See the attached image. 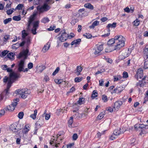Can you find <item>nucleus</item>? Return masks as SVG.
Instances as JSON below:
<instances>
[{
    "label": "nucleus",
    "instance_id": "obj_5",
    "mask_svg": "<svg viewBox=\"0 0 148 148\" xmlns=\"http://www.w3.org/2000/svg\"><path fill=\"white\" fill-rule=\"evenodd\" d=\"M30 92L29 90L27 89H18L15 91V93L17 95H19L22 98L25 99L27 97V95L30 94Z\"/></svg>",
    "mask_w": 148,
    "mask_h": 148
},
{
    "label": "nucleus",
    "instance_id": "obj_45",
    "mask_svg": "<svg viewBox=\"0 0 148 148\" xmlns=\"http://www.w3.org/2000/svg\"><path fill=\"white\" fill-rule=\"evenodd\" d=\"M144 53L147 55L148 53V45H147L145 47L144 49Z\"/></svg>",
    "mask_w": 148,
    "mask_h": 148
},
{
    "label": "nucleus",
    "instance_id": "obj_57",
    "mask_svg": "<svg viewBox=\"0 0 148 148\" xmlns=\"http://www.w3.org/2000/svg\"><path fill=\"white\" fill-rule=\"evenodd\" d=\"M50 117V114H46L45 116V119L47 120H48Z\"/></svg>",
    "mask_w": 148,
    "mask_h": 148
},
{
    "label": "nucleus",
    "instance_id": "obj_4",
    "mask_svg": "<svg viewBox=\"0 0 148 148\" xmlns=\"http://www.w3.org/2000/svg\"><path fill=\"white\" fill-rule=\"evenodd\" d=\"M68 34H67L64 30H62L60 32L58 35L57 38V42L58 43L64 42L68 38Z\"/></svg>",
    "mask_w": 148,
    "mask_h": 148
},
{
    "label": "nucleus",
    "instance_id": "obj_61",
    "mask_svg": "<svg viewBox=\"0 0 148 148\" xmlns=\"http://www.w3.org/2000/svg\"><path fill=\"white\" fill-rule=\"evenodd\" d=\"M40 3V0H34V5H38Z\"/></svg>",
    "mask_w": 148,
    "mask_h": 148
},
{
    "label": "nucleus",
    "instance_id": "obj_16",
    "mask_svg": "<svg viewBox=\"0 0 148 148\" xmlns=\"http://www.w3.org/2000/svg\"><path fill=\"white\" fill-rule=\"evenodd\" d=\"M121 129L119 128V129H115L114 131L113 134L115 135V136H118L121 134L123 132L121 131Z\"/></svg>",
    "mask_w": 148,
    "mask_h": 148
},
{
    "label": "nucleus",
    "instance_id": "obj_2",
    "mask_svg": "<svg viewBox=\"0 0 148 148\" xmlns=\"http://www.w3.org/2000/svg\"><path fill=\"white\" fill-rule=\"evenodd\" d=\"M28 52L29 49L27 48L26 50L21 52L18 57V58H19L22 57L24 58V59L18 62L17 68V70L19 72H27L28 70V69L27 68L25 69V59L26 58L27 54Z\"/></svg>",
    "mask_w": 148,
    "mask_h": 148
},
{
    "label": "nucleus",
    "instance_id": "obj_42",
    "mask_svg": "<svg viewBox=\"0 0 148 148\" xmlns=\"http://www.w3.org/2000/svg\"><path fill=\"white\" fill-rule=\"evenodd\" d=\"M104 113L103 112L100 113L98 116V118L100 120L101 119L104 117Z\"/></svg>",
    "mask_w": 148,
    "mask_h": 148
},
{
    "label": "nucleus",
    "instance_id": "obj_1",
    "mask_svg": "<svg viewBox=\"0 0 148 148\" xmlns=\"http://www.w3.org/2000/svg\"><path fill=\"white\" fill-rule=\"evenodd\" d=\"M6 70L7 72H10L9 77L8 78L5 76L3 79L4 83L8 82L7 86V88L1 94V100L3 99L4 96H6L9 94V90L11 84L14 81L16 80L19 77L20 75L19 74L13 71L10 68H7Z\"/></svg>",
    "mask_w": 148,
    "mask_h": 148
},
{
    "label": "nucleus",
    "instance_id": "obj_9",
    "mask_svg": "<svg viewBox=\"0 0 148 148\" xmlns=\"http://www.w3.org/2000/svg\"><path fill=\"white\" fill-rule=\"evenodd\" d=\"M123 104V102L121 101H116L114 103L113 108L114 111H117Z\"/></svg>",
    "mask_w": 148,
    "mask_h": 148
},
{
    "label": "nucleus",
    "instance_id": "obj_10",
    "mask_svg": "<svg viewBox=\"0 0 148 148\" xmlns=\"http://www.w3.org/2000/svg\"><path fill=\"white\" fill-rule=\"evenodd\" d=\"M100 43L98 44L97 47L95 49L94 53L97 55L103 49V45Z\"/></svg>",
    "mask_w": 148,
    "mask_h": 148
},
{
    "label": "nucleus",
    "instance_id": "obj_19",
    "mask_svg": "<svg viewBox=\"0 0 148 148\" xmlns=\"http://www.w3.org/2000/svg\"><path fill=\"white\" fill-rule=\"evenodd\" d=\"M85 99L83 97L79 98V100L77 101V105H81L82 104L84 103V102Z\"/></svg>",
    "mask_w": 148,
    "mask_h": 148
},
{
    "label": "nucleus",
    "instance_id": "obj_49",
    "mask_svg": "<svg viewBox=\"0 0 148 148\" xmlns=\"http://www.w3.org/2000/svg\"><path fill=\"white\" fill-rule=\"evenodd\" d=\"M60 69V68L59 67H58L55 70V71L53 73L52 75H55L59 71Z\"/></svg>",
    "mask_w": 148,
    "mask_h": 148
},
{
    "label": "nucleus",
    "instance_id": "obj_40",
    "mask_svg": "<svg viewBox=\"0 0 148 148\" xmlns=\"http://www.w3.org/2000/svg\"><path fill=\"white\" fill-rule=\"evenodd\" d=\"M19 47V43H16L13 44L12 46V48L13 49H16Z\"/></svg>",
    "mask_w": 148,
    "mask_h": 148
},
{
    "label": "nucleus",
    "instance_id": "obj_60",
    "mask_svg": "<svg viewBox=\"0 0 148 148\" xmlns=\"http://www.w3.org/2000/svg\"><path fill=\"white\" fill-rule=\"evenodd\" d=\"M44 80L46 82H47V81H49V77L47 76H45Z\"/></svg>",
    "mask_w": 148,
    "mask_h": 148
},
{
    "label": "nucleus",
    "instance_id": "obj_26",
    "mask_svg": "<svg viewBox=\"0 0 148 148\" xmlns=\"http://www.w3.org/2000/svg\"><path fill=\"white\" fill-rule=\"evenodd\" d=\"M84 7L87 8H88L90 9H93V6L89 3L85 4L84 5Z\"/></svg>",
    "mask_w": 148,
    "mask_h": 148
},
{
    "label": "nucleus",
    "instance_id": "obj_53",
    "mask_svg": "<svg viewBox=\"0 0 148 148\" xmlns=\"http://www.w3.org/2000/svg\"><path fill=\"white\" fill-rule=\"evenodd\" d=\"M104 71V69H101L99 71H98L97 72L95 73V75H97L103 72Z\"/></svg>",
    "mask_w": 148,
    "mask_h": 148
},
{
    "label": "nucleus",
    "instance_id": "obj_47",
    "mask_svg": "<svg viewBox=\"0 0 148 148\" xmlns=\"http://www.w3.org/2000/svg\"><path fill=\"white\" fill-rule=\"evenodd\" d=\"M10 38V36L9 35H5L4 37L3 41H7Z\"/></svg>",
    "mask_w": 148,
    "mask_h": 148
},
{
    "label": "nucleus",
    "instance_id": "obj_43",
    "mask_svg": "<svg viewBox=\"0 0 148 148\" xmlns=\"http://www.w3.org/2000/svg\"><path fill=\"white\" fill-rule=\"evenodd\" d=\"M23 115L24 114L23 112H21L18 113V117L19 119H21L23 118Z\"/></svg>",
    "mask_w": 148,
    "mask_h": 148
},
{
    "label": "nucleus",
    "instance_id": "obj_37",
    "mask_svg": "<svg viewBox=\"0 0 148 148\" xmlns=\"http://www.w3.org/2000/svg\"><path fill=\"white\" fill-rule=\"evenodd\" d=\"M102 99L104 102H106L108 101V99L106 96L103 95L102 96Z\"/></svg>",
    "mask_w": 148,
    "mask_h": 148
},
{
    "label": "nucleus",
    "instance_id": "obj_27",
    "mask_svg": "<svg viewBox=\"0 0 148 148\" xmlns=\"http://www.w3.org/2000/svg\"><path fill=\"white\" fill-rule=\"evenodd\" d=\"M81 40L80 39H78L77 40H75L71 42V45H74L78 44L79 42H80Z\"/></svg>",
    "mask_w": 148,
    "mask_h": 148
},
{
    "label": "nucleus",
    "instance_id": "obj_14",
    "mask_svg": "<svg viewBox=\"0 0 148 148\" xmlns=\"http://www.w3.org/2000/svg\"><path fill=\"white\" fill-rule=\"evenodd\" d=\"M50 44L48 42L43 47L42 51L44 53L46 52L49 49L50 47Z\"/></svg>",
    "mask_w": 148,
    "mask_h": 148
},
{
    "label": "nucleus",
    "instance_id": "obj_41",
    "mask_svg": "<svg viewBox=\"0 0 148 148\" xmlns=\"http://www.w3.org/2000/svg\"><path fill=\"white\" fill-rule=\"evenodd\" d=\"M12 20V18H8L5 19L4 21V23L6 24L8 23L10 21Z\"/></svg>",
    "mask_w": 148,
    "mask_h": 148
},
{
    "label": "nucleus",
    "instance_id": "obj_29",
    "mask_svg": "<svg viewBox=\"0 0 148 148\" xmlns=\"http://www.w3.org/2000/svg\"><path fill=\"white\" fill-rule=\"evenodd\" d=\"M73 122V117L71 116L68 122V126L69 127H72V125Z\"/></svg>",
    "mask_w": 148,
    "mask_h": 148
},
{
    "label": "nucleus",
    "instance_id": "obj_22",
    "mask_svg": "<svg viewBox=\"0 0 148 148\" xmlns=\"http://www.w3.org/2000/svg\"><path fill=\"white\" fill-rule=\"evenodd\" d=\"M37 14V12H35L34 11V12L33 15L30 16L29 21L32 22L34 20V18L36 15Z\"/></svg>",
    "mask_w": 148,
    "mask_h": 148
},
{
    "label": "nucleus",
    "instance_id": "obj_33",
    "mask_svg": "<svg viewBox=\"0 0 148 148\" xmlns=\"http://www.w3.org/2000/svg\"><path fill=\"white\" fill-rule=\"evenodd\" d=\"M134 25L135 26H137L139 25L140 23V21L138 19H136L134 21L133 23Z\"/></svg>",
    "mask_w": 148,
    "mask_h": 148
},
{
    "label": "nucleus",
    "instance_id": "obj_52",
    "mask_svg": "<svg viewBox=\"0 0 148 148\" xmlns=\"http://www.w3.org/2000/svg\"><path fill=\"white\" fill-rule=\"evenodd\" d=\"M128 77V73L126 72H124L123 73V77L124 78H127Z\"/></svg>",
    "mask_w": 148,
    "mask_h": 148
},
{
    "label": "nucleus",
    "instance_id": "obj_17",
    "mask_svg": "<svg viewBox=\"0 0 148 148\" xmlns=\"http://www.w3.org/2000/svg\"><path fill=\"white\" fill-rule=\"evenodd\" d=\"M7 57L10 59L12 60L14 59L15 54L12 52H10L7 55Z\"/></svg>",
    "mask_w": 148,
    "mask_h": 148
},
{
    "label": "nucleus",
    "instance_id": "obj_13",
    "mask_svg": "<svg viewBox=\"0 0 148 148\" xmlns=\"http://www.w3.org/2000/svg\"><path fill=\"white\" fill-rule=\"evenodd\" d=\"M10 129L13 132H17L20 130L19 128H17L16 123L12 124L10 127Z\"/></svg>",
    "mask_w": 148,
    "mask_h": 148
},
{
    "label": "nucleus",
    "instance_id": "obj_31",
    "mask_svg": "<svg viewBox=\"0 0 148 148\" xmlns=\"http://www.w3.org/2000/svg\"><path fill=\"white\" fill-rule=\"evenodd\" d=\"M22 37L24 39L28 35V34L26 32L25 30H23L22 32Z\"/></svg>",
    "mask_w": 148,
    "mask_h": 148
},
{
    "label": "nucleus",
    "instance_id": "obj_63",
    "mask_svg": "<svg viewBox=\"0 0 148 148\" xmlns=\"http://www.w3.org/2000/svg\"><path fill=\"white\" fill-rule=\"evenodd\" d=\"M115 136V135H114V134H113L110 137V139L111 140H114L116 138Z\"/></svg>",
    "mask_w": 148,
    "mask_h": 148
},
{
    "label": "nucleus",
    "instance_id": "obj_7",
    "mask_svg": "<svg viewBox=\"0 0 148 148\" xmlns=\"http://www.w3.org/2000/svg\"><path fill=\"white\" fill-rule=\"evenodd\" d=\"M50 7L48 5L46 4H44V5L41 6H38L37 7V10L40 13L43 12L44 11H46L50 9Z\"/></svg>",
    "mask_w": 148,
    "mask_h": 148
},
{
    "label": "nucleus",
    "instance_id": "obj_51",
    "mask_svg": "<svg viewBox=\"0 0 148 148\" xmlns=\"http://www.w3.org/2000/svg\"><path fill=\"white\" fill-rule=\"evenodd\" d=\"M78 138V136L77 134H74L73 136V139L74 140H76Z\"/></svg>",
    "mask_w": 148,
    "mask_h": 148
},
{
    "label": "nucleus",
    "instance_id": "obj_6",
    "mask_svg": "<svg viewBox=\"0 0 148 148\" xmlns=\"http://www.w3.org/2000/svg\"><path fill=\"white\" fill-rule=\"evenodd\" d=\"M130 53V51L128 49L122 50L120 53L119 57L120 60H123L127 57Z\"/></svg>",
    "mask_w": 148,
    "mask_h": 148
},
{
    "label": "nucleus",
    "instance_id": "obj_39",
    "mask_svg": "<svg viewBox=\"0 0 148 148\" xmlns=\"http://www.w3.org/2000/svg\"><path fill=\"white\" fill-rule=\"evenodd\" d=\"M77 73H79V74H80V73L82 70V67L80 66H78L77 67Z\"/></svg>",
    "mask_w": 148,
    "mask_h": 148
},
{
    "label": "nucleus",
    "instance_id": "obj_23",
    "mask_svg": "<svg viewBox=\"0 0 148 148\" xmlns=\"http://www.w3.org/2000/svg\"><path fill=\"white\" fill-rule=\"evenodd\" d=\"M147 58L145 60L144 64V68L145 69L148 68V55H147Z\"/></svg>",
    "mask_w": 148,
    "mask_h": 148
},
{
    "label": "nucleus",
    "instance_id": "obj_20",
    "mask_svg": "<svg viewBox=\"0 0 148 148\" xmlns=\"http://www.w3.org/2000/svg\"><path fill=\"white\" fill-rule=\"evenodd\" d=\"M116 23H113L112 24H108L107 27L108 29V31L109 32L110 31V29H109V28L110 27L111 28H114L116 26Z\"/></svg>",
    "mask_w": 148,
    "mask_h": 148
},
{
    "label": "nucleus",
    "instance_id": "obj_55",
    "mask_svg": "<svg viewBox=\"0 0 148 148\" xmlns=\"http://www.w3.org/2000/svg\"><path fill=\"white\" fill-rule=\"evenodd\" d=\"M33 67V64L32 63L30 62L29 63L28 65V68L29 69H31Z\"/></svg>",
    "mask_w": 148,
    "mask_h": 148
},
{
    "label": "nucleus",
    "instance_id": "obj_34",
    "mask_svg": "<svg viewBox=\"0 0 148 148\" xmlns=\"http://www.w3.org/2000/svg\"><path fill=\"white\" fill-rule=\"evenodd\" d=\"M13 19L14 21H18L21 20V17L20 16H15L13 17Z\"/></svg>",
    "mask_w": 148,
    "mask_h": 148
},
{
    "label": "nucleus",
    "instance_id": "obj_24",
    "mask_svg": "<svg viewBox=\"0 0 148 148\" xmlns=\"http://www.w3.org/2000/svg\"><path fill=\"white\" fill-rule=\"evenodd\" d=\"M49 21V18L47 17H45L41 20V22L44 23H46Z\"/></svg>",
    "mask_w": 148,
    "mask_h": 148
},
{
    "label": "nucleus",
    "instance_id": "obj_48",
    "mask_svg": "<svg viewBox=\"0 0 148 148\" xmlns=\"http://www.w3.org/2000/svg\"><path fill=\"white\" fill-rule=\"evenodd\" d=\"M29 127L28 125H26L25 126L24 129L25 133H26L28 132L29 130Z\"/></svg>",
    "mask_w": 148,
    "mask_h": 148
},
{
    "label": "nucleus",
    "instance_id": "obj_18",
    "mask_svg": "<svg viewBox=\"0 0 148 148\" xmlns=\"http://www.w3.org/2000/svg\"><path fill=\"white\" fill-rule=\"evenodd\" d=\"M99 24V22L97 21H94L92 25L89 26V27L91 29H93L96 26L98 25Z\"/></svg>",
    "mask_w": 148,
    "mask_h": 148
},
{
    "label": "nucleus",
    "instance_id": "obj_21",
    "mask_svg": "<svg viewBox=\"0 0 148 148\" xmlns=\"http://www.w3.org/2000/svg\"><path fill=\"white\" fill-rule=\"evenodd\" d=\"M121 88V87H118L115 88L114 90V92L116 93H120L122 91Z\"/></svg>",
    "mask_w": 148,
    "mask_h": 148
},
{
    "label": "nucleus",
    "instance_id": "obj_25",
    "mask_svg": "<svg viewBox=\"0 0 148 148\" xmlns=\"http://www.w3.org/2000/svg\"><path fill=\"white\" fill-rule=\"evenodd\" d=\"M98 96L97 91L96 90H94L92 95L91 97L92 99H94Z\"/></svg>",
    "mask_w": 148,
    "mask_h": 148
},
{
    "label": "nucleus",
    "instance_id": "obj_35",
    "mask_svg": "<svg viewBox=\"0 0 148 148\" xmlns=\"http://www.w3.org/2000/svg\"><path fill=\"white\" fill-rule=\"evenodd\" d=\"M82 79V77H76L74 81L75 82H79L81 81Z\"/></svg>",
    "mask_w": 148,
    "mask_h": 148
},
{
    "label": "nucleus",
    "instance_id": "obj_56",
    "mask_svg": "<svg viewBox=\"0 0 148 148\" xmlns=\"http://www.w3.org/2000/svg\"><path fill=\"white\" fill-rule=\"evenodd\" d=\"M107 111H109L110 112H112L113 111V108L111 107H108L107 108Z\"/></svg>",
    "mask_w": 148,
    "mask_h": 148
},
{
    "label": "nucleus",
    "instance_id": "obj_28",
    "mask_svg": "<svg viewBox=\"0 0 148 148\" xmlns=\"http://www.w3.org/2000/svg\"><path fill=\"white\" fill-rule=\"evenodd\" d=\"M115 42V38L114 39H112L108 41L107 42V44L108 45L110 46Z\"/></svg>",
    "mask_w": 148,
    "mask_h": 148
},
{
    "label": "nucleus",
    "instance_id": "obj_12",
    "mask_svg": "<svg viewBox=\"0 0 148 148\" xmlns=\"http://www.w3.org/2000/svg\"><path fill=\"white\" fill-rule=\"evenodd\" d=\"M136 75H137L138 79V78H140V79H141L143 77V70L142 68H140L138 70Z\"/></svg>",
    "mask_w": 148,
    "mask_h": 148
},
{
    "label": "nucleus",
    "instance_id": "obj_32",
    "mask_svg": "<svg viewBox=\"0 0 148 148\" xmlns=\"http://www.w3.org/2000/svg\"><path fill=\"white\" fill-rule=\"evenodd\" d=\"M23 7V5L22 4H19L18 5L15 10H21Z\"/></svg>",
    "mask_w": 148,
    "mask_h": 148
},
{
    "label": "nucleus",
    "instance_id": "obj_30",
    "mask_svg": "<svg viewBox=\"0 0 148 148\" xmlns=\"http://www.w3.org/2000/svg\"><path fill=\"white\" fill-rule=\"evenodd\" d=\"M37 110H35L34 111V114H31L30 116V117L33 119H36L37 115Z\"/></svg>",
    "mask_w": 148,
    "mask_h": 148
},
{
    "label": "nucleus",
    "instance_id": "obj_46",
    "mask_svg": "<svg viewBox=\"0 0 148 148\" xmlns=\"http://www.w3.org/2000/svg\"><path fill=\"white\" fill-rule=\"evenodd\" d=\"M56 28V26L53 25L52 26H51L49 28H48L47 29V30L50 31H52L55 28Z\"/></svg>",
    "mask_w": 148,
    "mask_h": 148
},
{
    "label": "nucleus",
    "instance_id": "obj_64",
    "mask_svg": "<svg viewBox=\"0 0 148 148\" xmlns=\"http://www.w3.org/2000/svg\"><path fill=\"white\" fill-rule=\"evenodd\" d=\"M75 35L73 33H71L69 35H68V38H69L71 39V38L73 37Z\"/></svg>",
    "mask_w": 148,
    "mask_h": 148
},
{
    "label": "nucleus",
    "instance_id": "obj_15",
    "mask_svg": "<svg viewBox=\"0 0 148 148\" xmlns=\"http://www.w3.org/2000/svg\"><path fill=\"white\" fill-rule=\"evenodd\" d=\"M36 69L37 71L41 73L45 69V66L42 65L41 66L37 65L36 67Z\"/></svg>",
    "mask_w": 148,
    "mask_h": 148
},
{
    "label": "nucleus",
    "instance_id": "obj_54",
    "mask_svg": "<svg viewBox=\"0 0 148 148\" xmlns=\"http://www.w3.org/2000/svg\"><path fill=\"white\" fill-rule=\"evenodd\" d=\"M121 77L120 76H118L117 77H114V81H116L120 80Z\"/></svg>",
    "mask_w": 148,
    "mask_h": 148
},
{
    "label": "nucleus",
    "instance_id": "obj_8",
    "mask_svg": "<svg viewBox=\"0 0 148 148\" xmlns=\"http://www.w3.org/2000/svg\"><path fill=\"white\" fill-rule=\"evenodd\" d=\"M19 101V99L18 98H16L14 100L12 103L7 106V109L10 111L14 110L17 104V102Z\"/></svg>",
    "mask_w": 148,
    "mask_h": 148
},
{
    "label": "nucleus",
    "instance_id": "obj_11",
    "mask_svg": "<svg viewBox=\"0 0 148 148\" xmlns=\"http://www.w3.org/2000/svg\"><path fill=\"white\" fill-rule=\"evenodd\" d=\"M39 21H35L33 24V28L32 30V32L33 34H36V32L38 26Z\"/></svg>",
    "mask_w": 148,
    "mask_h": 148
},
{
    "label": "nucleus",
    "instance_id": "obj_44",
    "mask_svg": "<svg viewBox=\"0 0 148 148\" xmlns=\"http://www.w3.org/2000/svg\"><path fill=\"white\" fill-rule=\"evenodd\" d=\"M54 82L57 84H59L62 82V79H56L54 80Z\"/></svg>",
    "mask_w": 148,
    "mask_h": 148
},
{
    "label": "nucleus",
    "instance_id": "obj_36",
    "mask_svg": "<svg viewBox=\"0 0 148 148\" xmlns=\"http://www.w3.org/2000/svg\"><path fill=\"white\" fill-rule=\"evenodd\" d=\"M15 10V9H14V8L10 9L8 10L6 12L8 15H10Z\"/></svg>",
    "mask_w": 148,
    "mask_h": 148
},
{
    "label": "nucleus",
    "instance_id": "obj_62",
    "mask_svg": "<svg viewBox=\"0 0 148 148\" xmlns=\"http://www.w3.org/2000/svg\"><path fill=\"white\" fill-rule=\"evenodd\" d=\"M124 11L127 13L130 12V10L128 7H126L124 9Z\"/></svg>",
    "mask_w": 148,
    "mask_h": 148
},
{
    "label": "nucleus",
    "instance_id": "obj_38",
    "mask_svg": "<svg viewBox=\"0 0 148 148\" xmlns=\"http://www.w3.org/2000/svg\"><path fill=\"white\" fill-rule=\"evenodd\" d=\"M84 36L87 38H90L92 37L91 35L89 33H86L83 35Z\"/></svg>",
    "mask_w": 148,
    "mask_h": 148
},
{
    "label": "nucleus",
    "instance_id": "obj_59",
    "mask_svg": "<svg viewBox=\"0 0 148 148\" xmlns=\"http://www.w3.org/2000/svg\"><path fill=\"white\" fill-rule=\"evenodd\" d=\"M5 113V111L4 110H0V117L3 116Z\"/></svg>",
    "mask_w": 148,
    "mask_h": 148
},
{
    "label": "nucleus",
    "instance_id": "obj_50",
    "mask_svg": "<svg viewBox=\"0 0 148 148\" xmlns=\"http://www.w3.org/2000/svg\"><path fill=\"white\" fill-rule=\"evenodd\" d=\"M8 51L6 50H4L1 53L2 56L1 57H3L5 56L8 53Z\"/></svg>",
    "mask_w": 148,
    "mask_h": 148
},
{
    "label": "nucleus",
    "instance_id": "obj_58",
    "mask_svg": "<svg viewBox=\"0 0 148 148\" xmlns=\"http://www.w3.org/2000/svg\"><path fill=\"white\" fill-rule=\"evenodd\" d=\"M99 85L101 86H103L104 81L103 79H101L99 81Z\"/></svg>",
    "mask_w": 148,
    "mask_h": 148
},
{
    "label": "nucleus",
    "instance_id": "obj_3",
    "mask_svg": "<svg viewBox=\"0 0 148 148\" xmlns=\"http://www.w3.org/2000/svg\"><path fill=\"white\" fill-rule=\"evenodd\" d=\"M116 45L114 48V50H119L123 47L125 45V38L121 35H117L115 37Z\"/></svg>",
    "mask_w": 148,
    "mask_h": 148
}]
</instances>
